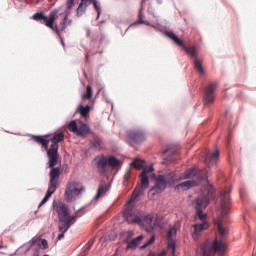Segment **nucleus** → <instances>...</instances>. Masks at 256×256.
<instances>
[{"mask_svg":"<svg viewBox=\"0 0 256 256\" xmlns=\"http://www.w3.org/2000/svg\"><path fill=\"white\" fill-rule=\"evenodd\" d=\"M51 133L44 135L30 134L31 141L40 145L42 153H46L48 162L46 163V169L52 171L63 172L67 169L68 165L63 164L61 166V154H59V143L65 141V133L58 132L54 134L52 138H49Z\"/></svg>","mask_w":256,"mask_h":256,"instance_id":"1","label":"nucleus"},{"mask_svg":"<svg viewBox=\"0 0 256 256\" xmlns=\"http://www.w3.org/2000/svg\"><path fill=\"white\" fill-rule=\"evenodd\" d=\"M213 199H217V189L215 186H203L200 189L198 197L192 200V206L195 209L196 219H199V221L202 222L207 221L209 214L203 211L209 207Z\"/></svg>","mask_w":256,"mask_h":256,"instance_id":"2","label":"nucleus"},{"mask_svg":"<svg viewBox=\"0 0 256 256\" xmlns=\"http://www.w3.org/2000/svg\"><path fill=\"white\" fill-rule=\"evenodd\" d=\"M164 35L168 37V39H171V41H173L175 45H177L178 47H182L186 55H188L190 59H193L195 71L200 73V75H205V68L203 67V62L199 60V48L197 47V45L185 46L183 39H181V37H179V35H177V33H175L173 30L165 31Z\"/></svg>","mask_w":256,"mask_h":256,"instance_id":"3","label":"nucleus"},{"mask_svg":"<svg viewBox=\"0 0 256 256\" xmlns=\"http://www.w3.org/2000/svg\"><path fill=\"white\" fill-rule=\"evenodd\" d=\"M52 207L58 215V231L67 233V231L71 229V226L75 224V220L79 216H77V214L71 215V213H69V205L64 202L54 200L52 202Z\"/></svg>","mask_w":256,"mask_h":256,"instance_id":"4","label":"nucleus"},{"mask_svg":"<svg viewBox=\"0 0 256 256\" xmlns=\"http://www.w3.org/2000/svg\"><path fill=\"white\" fill-rule=\"evenodd\" d=\"M75 7V0H67L66 1V10L62 13H59V10H52L49 13V20L45 22V26L48 27V29H51L56 33V35L61 36L62 31H65L67 29V17L71 15V9ZM59 13V17H63L62 21L59 24H55V21L57 20V14Z\"/></svg>","mask_w":256,"mask_h":256,"instance_id":"5","label":"nucleus"},{"mask_svg":"<svg viewBox=\"0 0 256 256\" xmlns=\"http://www.w3.org/2000/svg\"><path fill=\"white\" fill-rule=\"evenodd\" d=\"M61 173H63V172H60L57 170L49 171L48 189H47L44 197L40 201L38 207H43V205H45V203H47L49 201V199H51V197H53V195L55 194V191H57V189H59V179H61Z\"/></svg>","mask_w":256,"mask_h":256,"instance_id":"6","label":"nucleus"},{"mask_svg":"<svg viewBox=\"0 0 256 256\" xmlns=\"http://www.w3.org/2000/svg\"><path fill=\"white\" fill-rule=\"evenodd\" d=\"M225 247V243L219 240L206 239L200 247L201 256H211V253H221Z\"/></svg>","mask_w":256,"mask_h":256,"instance_id":"7","label":"nucleus"},{"mask_svg":"<svg viewBox=\"0 0 256 256\" xmlns=\"http://www.w3.org/2000/svg\"><path fill=\"white\" fill-rule=\"evenodd\" d=\"M79 125L77 124V120H72L69 123V130L77 137H81V139H87L88 135H93V130L87 122H83L78 120Z\"/></svg>","mask_w":256,"mask_h":256,"instance_id":"8","label":"nucleus"},{"mask_svg":"<svg viewBox=\"0 0 256 256\" xmlns=\"http://www.w3.org/2000/svg\"><path fill=\"white\" fill-rule=\"evenodd\" d=\"M217 87H219V84L215 82H209L206 86L203 88V103L204 107H209L210 105H213L215 103V91H217Z\"/></svg>","mask_w":256,"mask_h":256,"instance_id":"9","label":"nucleus"},{"mask_svg":"<svg viewBox=\"0 0 256 256\" xmlns=\"http://www.w3.org/2000/svg\"><path fill=\"white\" fill-rule=\"evenodd\" d=\"M167 189V176L166 174H158V179L155 181L154 186L150 188L148 194H151L152 197L156 195H161Z\"/></svg>","mask_w":256,"mask_h":256,"instance_id":"10","label":"nucleus"},{"mask_svg":"<svg viewBox=\"0 0 256 256\" xmlns=\"http://www.w3.org/2000/svg\"><path fill=\"white\" fill-rule=\"evenodd\" d=\"M77 182L73 181L67 186L64 193V199L66 203H73V201H77V197L81 195V190L77 188Z\"/></svg>","mask_w":256,"mask_h":256,"instance_id":"11","label":"nucleus"},{"mask_svg":"<svg viewBox=\"0 0 256 256\" xmlns=\"http://www.w3.org/2000/svg\"><path fill=\"white\" fill-rule=\"evenodd\" d=\"M103 43H105V34H101L100 37L98 33L92 35V39L90 42V47L91 49H93L92 55H97V53L101 55L103 53V49H101V47H103Z\"/></svg>","mask_w":256,"mask_h":256,"instance_id":"12","label":"nucleus"},{"mask_svg":"<svg viewBox=\"0 0 256 256\" xmlns=\"http://www.w3.org/2000/svg\"><path fill=\"white\" fill-rule=\"evenodd\" d=\"M123 219L128 225H140L141 210L134 212L133 209H127L123 212Z\"/></svg>","mask_w":256,"mask_h":256,"instance_id":"13","label":"nucleus"},{"mask_svg":"<svg viewBox=\"0 0 256 256\" xmlns=\"http://www.w3.org/2000/svg\"><path fill=\"white\" fill-rule=\"evenodd\" d=\"M127 135L128 143H133L134 145H142L146 139L145 131L143 130H130Z\"/></svg>","mask_w":256,"mask_h":256,"instance_id":"14","label":"nucleus"},{"mask_svg":"<svg viewBox=\"0 0 256 256\" xmlns=\"http://www.w3.org/2000/svg\"><path fill=\"white\" fill-rule=\"evenodd\" d=\"M142 172L140 174L143 189H149V175L155 172V166L152 164H144L141 168Z\"/></svg>","mask_w":256,"mask_h":256,"instance_id":"15","label":"nucleus"},{"mask_svg":"<svg viewBox=\"0 0 256 256\" xmlns=\"http://www.w3.org/2000/svg\"><path fill=\"white\" fill-rule=\"evenodd\" d=\"M197 173H201V168H199L197 165L192 166L191 168H188L186 171L181 173V175H179L180 181L195 179V177H197Z\"/></svg>","mask_w":256,"mask_h":256,"instance_id":"16","label":"nucleus"},{"mask_svg":"<svg viewBox=\"0 0 256 256\" xmlns=\"http://www.w3.org/2000/svg\"><path fill=\"white\" fill-rule=\"evenodd\" d=\"M96 161V167L99 173H108L109 172V161L108 157L105 155L97 156L94 159Z\"/></svg>","mask_w":256,"mask_h":256,"instance_id":"17","label":"nucleus"},{"mask_svg":"<svg viewBox=\"0 0 256 256\" xmlns=\"http://www.w3.org/2000/svg\"><path fill=\"white\" fill-rule=\"evenodd\" d=\"M137 25H147V27H153V29H155V31H157L158 33L163 32V29H161V27L149 22V20H136L135 22L130 24V26L122 34V37H125V35L127 34V31H129V29H131V27H137Z\"/></svg>","mask_w":256,"mask_h":256,"instance_id":"18","label":"nucleus"},{"mask_svg":"<svg viewBox=\"0 0 256 256\" xmlns=\"http://www.w3.org/2000/svg\"><path fill=\"white\" fill-rule=\"evenodd\" d=\"M199 184L197 183L196 179H190L181 182L180 184H177L174 187V191L179 192V191H189L190 189H193V187H197Z\"/></svg>","mask_w":256,"mask_h":256,"instance_id":"19","label":"nucleus"},{"mask_svg":"<svg viewBox=\"0 0 256 256\" xmlns=\"http://www.w3.org/2000/svg\"><path fill=\"white\" fill-rule=\"evenodd\" d=\"M181 179L179 175L175 172H169L166 174V189L176 187V183H180Z\"/></svg>","mask_w":256,"mask_h":256,"instance_id":"20","label":"nucleus"},{"mask_svg":"<svg viewBox=\"0 0 256 256\" xmlns=\"http://www.w3.org/2000/svg\"><path fill=\"white\" fill-rule=\"evenodd\" d=\"M39 241H41V236H39V237L34 236L30 241L24 243L18 249H23L24 255H27V253H29V251H31L32 247H35V246L39 245Z\"/></svg>","mask_w":256,"mask_h":256,"instance_id":"21","label":"nucleus"},{"mask_svg":"<svg viewBox=\"0 0 256 256\" xmlns=\"http://www.w3.org/2000/svg\"><path fill=\"white\" fill-rule=\"evenodd\" d=\"M89 113H91V106L89 104L87 105H83V103H80L73 115V117H75V115H80L83 119H87L89 118Z\"/></svg>","mask_w":256,"mask_h":256,"instance_id":"22","label":"nucleus"},{"mask_svg":"<svg viewBox=\"0 0 256 256\" xmlns=\"http://www.w3.org/2000/svg\"><path fill=\"white\" fill-rule=\"evenodd\" d=\"M196 183H210L209 181V169L207 168H201V172H198L196 174L195 179Z\"/></svg>","mask_w":256,"mask_h":256,"instance_id":"23","label":"nucleus"},{"mask_svg":"<svg viewBox=\"0 0 256 256\" xmlns=\"http://www.w3.org/2000/svg\"><path fill=\"white\" fill-rule=\"evenodd\" d=\"M153 221H155L154 213H145V211L140 210V225L147 223L149 226L153 225Z\"/></svg>","mask_w":256,"mask_h":256,"instance_id":"24","label":"nucleus"},{"mask_svg":"<svg viewBox=\"0 0 256 256\" xmlns=\"http://www.w3.org/2000/svg\"><path fill=\"white\" fill-rule=\"evenodd\" d=\"M109 189H110L109 185L100 184L97 189L96 195L92 198L91 202L93 203L95 201H99V199H101V197H105V195H107V192L109 191Z\"/></svg>","mask_w":256,"mask_h":256,"instance_id":"25","label":"nucleus"},{"mask_svg":"<svg viewBox=\"0 0 256 256\" xmlns=\"http://www.w3.org/2000/svg\"><path fill=\"white\" fill-rule=\"evenodd\" d=\"M143 239H145V236L141 234L132 239L131 241L128 240V242L125 243L127 245V249H132V251H135V249H137V247H139V245L143 243Z\"/></svg>","mask_w":256,"mask_h":256,"instance_id":"26","label":"nucleus"},{"mask_svg":"<svg viewBox=\"0 0 256 256\" xmlns=\"http://www.w3.org/2000/svg\"><path fill=\"white\" fill-rule=\"evenodd\" d=\"M219 155H220L219 149H216L211 154H205L204 163L206 164L217 163V161H219Z\"/></svg>","mask_w":256,"mask_h":256,"instance_id":"27","label":"nucleus"},{"mask_svg":"<svg viewBox=\"0 0 256 256\" xmlns=\"http://www.w3.org/2000/svg\"><path fill=\"white\" fill-rule=\"evenodd\" d=\"M81 2L79 3L77 9H76V16L81 17L85 11H87V7L91 5V2L89 0H80Z\"/></svg>","mask_w":256,"mask_h":256,"instance_id":"28","label":"nucleus"},{"mask_svg":"<svg viewBox=\"0 0 256 256\" xmlns=\"http://www.w3.org/2000/svg\"><path fill=\"white\" fill-rule=\"evenodd\" d=\"M36 237H39V236H36ZM37 245H38V247H36L34 249V252H33L32 255H35V251H37V249H38V256H40L41 249H42V251H45L46 249H49V241H47V239H45V238L41 237L40 241L38 242Z\"/></svg>","mask_w":256,"mask_h":256,"instance_id":"29","label":"nucleus"},{"mask_svg":"<svg viewBox=\"0 0 256 256\" xmlns=\"http://www.w3.org/2000/svg\"><path fill=\"white\" fill-rule=\"evenodd\" d=\"M122 165H123V161L121 159L117 158V156L108 157V167L121 168Z\"/></svg>","mask_w":256,"mask_h":256,"instance_id":"30","label":"nucleus"},{"mask_svg":"<svg viewBox=\"0 0 256 256\" xmlns=\"http://www.w3.org/2000/svg\"><path fill=\"white\" fill-rule=\"evenodd\" d=\"M145 189L146 188H143V186L136 188L133 191V196L129 201H133L134 203H137V201H141V195H143V191H145Z\"/></svg>","mask_w":256,"mask_h":256,"instance_id":"31","label":"nucleus"},{"mask_svg":"<svg viewBox=\"0 0 256 256\" xmlns=\"http://www.w3.org/2000/svg\"><path fill=\"white\" fill-rule=\"evenodd\" d=\"M32 19L34 21H46L47 23V21H49V16L45 15V12L43 11H38L32 15Z\"/></svg>","mask_w":256,"mask_h":256,"instance_id":"32","label":"nucleus"},{"mask_svg":"<svg viewBox=\"0 0 256 256\" xmlns=\"http://www.w3.org/2000/svg\"><path fill=\"white\" fill-rule=\"evenodd\" d=\"M81 99L82 101H85V99L91 101L93 99V87L91 85H87L85 93L81 95Z\"/></svg>","mask_w":256,"mask_h":256,"instance_id":"33","label":"nucleus"},{"mask_svg":"<svg viewBox=\"0 0 256 256\" xmlns=\"http://www.w3.org/2000/svg\"><path fill=\"white\" fill-rule=\"evenodd\" d=\"M147 161L139 158V159H134L132 162H130V167H135V169H141L142 167H145V164Z\"/></svg>","mask_w":256,"mask_h":256,"instance_id":"34","label":"nucleus"},{"mask_svg":"<svg viewBox=\"0 0 256 256\" xmlns=\"http://www.w3.org/2000/svg\"><path fill=\"white\" fill-rule=\"evenodd\" d=\"M155 241H157V234H153L148 241L139 246L140 251H145V249H147V247H149L150 245H153Z\"/></svg>","mask_w":256,"mask_h":256,"instance_id":"35","label":"nucleus"},{"mask_svg":"<svg viewBox=\"0 0 256 256\" xmlns=\"http://www.w3.org/2000/svg\"><path fill=\"white\" fill-rule=\"evenodd\" d=\"M91 205H93L92 200L90 202H88L87 204H85L84 206L77 209L75 211V215H77V217H82L83 215H85V213H87V211L85 209H87V207H91Z\"/></svg>","mask_w":256,"mask_h":256,"instance_id":"36","label":"nucleus"},{"mask_svg":"<svg viewBox=\"0 0 256 256\" xmlns=\"http://www.w3.org/2000/svg\"><path fill=\"white\" fill-rule=\"evenodd\" d=\"M175 153H177V150H175V148L168 147L163 154V159L167 161V159H171V157H174Z\"/></svg>","mask_w":256,"mask_h":256,"instance_id":"37","label":"nucleus"},{"mask_svg":"<svg viewBox=\"0 0 256 256\" xmlns=\"http://www.w3.org/2000/svg\"><path fill=\"white\" fill-rule=\"evenodd\" d=\"M177 226H169V229L167 231V241L173 240V237L177 235Z\"/></svg>","mask_w":256,"mask_h":256,"instance_id":"38","label":"nucleus"},{"mask_svg":"<svg viewBox=\"0 0 256 256\" xmlns=\"http://www.w3.org/2000/svg\"><path fill=\"white\" fill-rule=\"evenodd\" d=\"M167 245L169 249H172V255L175 256L177 253V240H168Z\"/></svg>","mask_w":256,"mask_h":256,"instance_id":"39","label":"nucleus"},{"mask_svg":"<svg viewBox=\"0 0 256 256\" xmlns=\"http://www.w3.org/2000/svg\"><path fill=\"white\" fill-rule=\"evenodd\" d=\"M90 2V5H93L94 10L98 15H101L102 10H101V2L99 0H88Z\"/></svg>","mask_w":256,"mask_h":256,"instance_id":"40","label":"nucleus"},{"mask_svg":"<svg viewBox=\"0 0 256 256\" xmlns=\"http://www.w3.org/2000/svg\"><path fill=\"white\" fill-rule=\"evenodd\" d=\"M90 149H102L101 148V139H96L94 141H91Z\"/></svg>","mask_w":256,"mask_h":256,"instance_id":"41","label":"nucleus"},{"mask_svg":"<svg viewBox=\"0 0 256 256\" xmlns=\"http://www.w3.org/2000/svg\"><path fill=\"white\" fill-rule=\"evenodd\" d=\"M143 0H141V7L138 11V19L139 21H145V14L143 13V11H145V8L143 7Z\"/></svg>","mask_w":256,"mask_h":256,"instance_id":"42","label":"nucleus"},{"mask_svg":"<svg viewBox=\"0 0 256 256\" xmlns=\"http://www.w3.org/2000/svg\"><path fill=\"white\" fill-rule=\"evenodd\" d=\"M218 231L222 237H225V235H227V233H229V229L223 227V224H221V223L218 224Z\"/></svg>","mask_w":256,"mask_h":256,"instance_id":"43","label":"nucleus"},{"mask_svg":"<svg viewBox=\"0 0 256 256\" xmlns=\"http://www.w3.org/2000/svg\"><path fill=\"white\" fill-rule=\"evenodd\" d=\"M117 237H119V234L117 233V231L112 230L109 234H108V241H116Z\"/></svg>","mask_w":256,"mask_h":256,"instance_id":"44","label":"nucleus"},{"mask_svg":"<svg viewBox=\"0 0 256 256\" xmlns=\"http://www.w3.org/2000/svg\"><path fill=\"white\" fill-rule=\"evenodd\" d=\"M99 91L102 92V97H103V99H105L106 103L110 104L113 109V107H114L113 101L109 100V98L107 97V92H105V90L103 88H101Z\"/></svg>","mask_w":256,"mask_h":256,"instance_id":"45","label":"nucleus"},{"mask_svg":"<svg viewBox=\"0 0 256 256\" xmlns=\"http://www.w3.org/2000/svg\"><path fill=\"white\" fill-rule=\"evenodd\" d=\"M100 242L102 243V247H107V243H111V240H109V235H103L100 238Z\"/></svg>","mask_w":256,"mask_h":256,"instance_id":"46","label":"nucleus"},{"mask_svg":"<svg viewBox=\"0 0 256 256\" xmlns=\"http://www.w3.org/2000/svg\"><path fill=\"white\" fill-rule=\"evenodd\" d=\"M94 243H95V241H93V240L88 241V243L86 244V248H85V255H89V252L93 248Z\"/></svg>","mask_w":256,"mask_h":256,"instance_id":"47","label":"nucleus"},{"mask_svg":"<svg viewBox=\"0 0 256 256\" xmlns=\"http://www.w3.org/2000/svg\"><path fill=\"white\" fill-rule=\"evenodd\" d=\"M200 225V229H202V231H207V229H209V227H211V224H209V221H203Z\"/></svg>","mask_w":256,"mask_h":256,"instance_id":"48","label":"nucleus"},{"mask_svg":"<svg viewBox=\"0 0 256 256\" xmlns=\"http://www.w3.org/2000/svg\"><path fill=\"white\" fill-rule=\"evenodd\" d=\"M192 227L194 228V235H199L200 233H203V230L199 224H194Z\"/></svg>","mask_w":256,"mask_h":256,"instance_id":"49","label":"nucleus"},{"mask_svg":"<svg viewBox=\"0 0 256 256\" xmlns=\"http://www.w3.org/2000/svg\"><path fill=\"white\" fill-rule=\"evenodd\" d=\"M159 179V175H156L155 172H152L150 175H149V186L151 185V181H156Z\"/></svg>","mask_w":256,"mask_h":256,"instance_id":"50","label":"nucleus"},{"mask_svg":"<svg viewBox=\"0 0 256 256\" xmlns=\"http://www.w3.org/2000/svg\"><path fill=\"white\" fill-rule=\"evenodd\" d=\"M133 235H135V232H133L132 230L128 231L127 232V236L124 238L123 242L124 243H129V239L131 237H133Z\"/></svg>","mask_w":256,"mask_h":256,"instance_id":"51","label":"nucleus"},{"mask_svg":"<svg viewBox=\"0 0 256 256\" xmlns=\"http://www.w3.org/2000/svg\"><path fill=\"white\" fill-rule=\"evenodd\" d=\"M147 11H148L149 15H152V17H154V19H155V17H157L155 15V9L153 8V6H148Z\"/></svg>","mask_w":256,"mask_h":256,"instance_id":"52","label":"nucleus"},{"mask_svg":"<svg viewBox=\"0 0 256 256\" xmlns=\"http://www.w3.org/2000/svg\"><path fill=\"white\" fill-rule=\"evenodd\" d=\"M59 10V13H63V11H67V6L65 4H62L60 7L53 9V11ZM59 13L57 15H59Z\"/></svg>","mask_w":256,"mask_h":256,"instance_id":"53","label":"nucleus"},{"mask_svg":"<svg viewBox=\"0 0 256 256\" xmlns=\"http://www.w3.org/2000/svg\"><path fill=\"white\" fill-rule=\"evenodd\" d=\"M232 189H228L224 194H223V199L224 201H228L229 195H231Z\"/></svg>","mask_w":256,"mask_h":256,"instance_id":"54","label":"nucleus"},{"mask_svg":"<svg viewBox=\"0 0 256 256\" xmlns=\"http://www.w3.org/2000/svg\"><path fill=\"white\" fill-rule=\"evenodd\" d=\"M57 37H58V41L62 45L63 49H65V39H63V36L61 35V33H60V36L57 35Z\"/></svg>","mask_w":256,"mask_h":256,"instance_id":"55","label":"nucleus"},{"mask_svg":"<svg viewBox=\"0 0 256 256\" xmlns=\"http://www.w3.org/2000/svg\"><path fill=\"white\" fill-rule=\"evenodd\" d=\"M67 232L60 231V234L57 236V241H61V239H65V234Z\"/></svg>","mask_w":256,"mask_h":256,"instance_id":"56","label":"nucleus"},{"mask_svg":"<svg viewBox=\"0 0 256 256\" xmlns=\"http://www.w3.org/2000/svg\"><path fill=\"white\" fill-rule=\"evenodd\" d=\"M146 231L148 233H154L155 232V226H153V224H151L150 228H146Z\"/></svg>","mask_w":256,"mask_h":256,"instance_id":"57","label":"nucleus"},{"mask_svg":"<svg viewBox=\"0 0 256 256\" xmlns=\"http://www.w3.org/2000/svg\"><path fill=\"white\" fill-rule=\"evenodd\" d=\"M85 63H86V65H89V63H90V58H89L88 53L85 54Z\"/></svg>","mask_w":256,"mask_h":256,"instance_id":"58","label":"nucleus"},{"mask_svg":"<svg viewBox=\"0 0 256 256\" xmlns=\"http://www.w3.org/2000/svg\"><path fill=\"white\" fill-rule=\"evenodd\" d=\"M86 37H91V28H86Z\"/></svg>","mask_w":256,"mask_h":256,"instance_id":"59","label":"nucleus"},{"mask_svg":"<svg viewBox=\"0 0 256 256\" xmlns=\"http://www.w3.org/2000/svg\"><path fill=\"white\" fill-rule=\"evenodd\" d=\"M240 197L242 199H245V192L243 191V189H240Z\"/></svg>","mask_w":256,"mask_h":256,"instance_id":"60","label":"nucleus"},{"mask_svg":"<svg viewBox=\"0 0 256 256\" xmlns=\"http://www.w3.org/2000/svg\"><path fill=\"white\" fill-rule=\"evenodd\" d=\"M124 179H125V181H129V179H131V175H129V173H127V174L124 176Z\"/></svg>","mask_w":256,"mask_h":256,"instance_id":"61","label":"nucleus"},{"mask_svg":"<svg viewBox=\"0 0 256 256\" xmlns=\"http://www.w3.org/2000/svg\"><path fill=\"white\" fill-rule=\"evenodd\" d=\"M67 25H73V20L69 19V17H67Z\"/></svg>","mask_w":256,"mask_h":256,"instance_id":"62","label":"nucleus"},{"mask_svg":"<svg viewBox=\"0 0 256 256\" xmlns=\"http://www.w3.org/2000/svg\"><path fill=\"white\" fill-rule=\"evenodd\" d=\"M32 256H39V249H36L34 252V255H32Z\"/></svg>","mask_w":256,"mask_h":256,"instance_id":"63","label":"nucleus"},{"mask_svg":"<svg viewBox=\"0 0 256 256\" xmlns=\"http://www.w3.org/2000/svg\"><path fill=\"white\" fill-rule=\"evenodd\" d=\"M29 223H31V220H27V221L24 223V226H25V227H28Z\"/></svg>","mask_w":256,"mask_h":256,"instance_id":"64","label":"nucleus"}]
</instances>
